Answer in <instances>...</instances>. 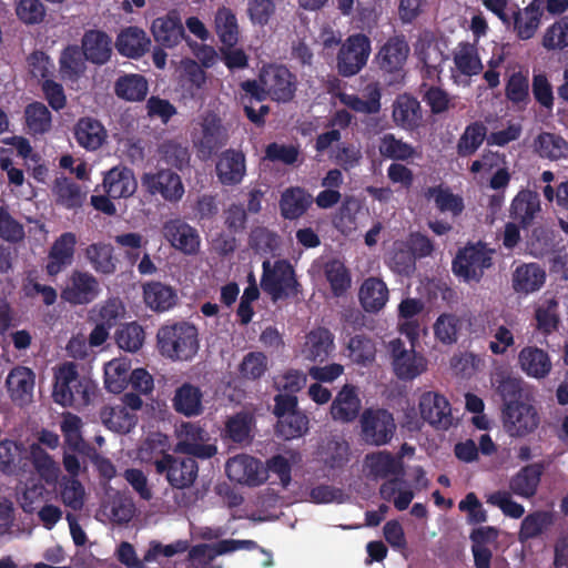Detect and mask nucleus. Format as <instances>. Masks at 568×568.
<instances>
[{
    "mask_svg": "<svg viewBox=\"0 0 568 568\" xmlns=\"http://www.w3.org/2000/svg\"><path fill=\"white\" fill-rule=\"evenodd\" d=\"M156 348L173 362L191 361L200 348L197 327L185 321L162 325L156 333Z\"/></svg>",
    "mask_w": 568,
    "mask_h": 568,
    "instance_id": "obj_1",
    "label": "nucleus"
},
{
    "mask_svg": "<svg viewBox=\"0 0 568 568\" xmlns=\"http://www.w3.org/2000/svg\"><path fill=\"white\" fill-rule=\"evenodd\" d=\"M494 250L486 243H468L459 248L452 262V270L455 276L465 283H479L485 271L493 266Z\"/></svg>",
    "mask_w": 568,
    "mask_h": 568,
    "instance_id": "obj_2",
    "label": "nucleus"
},
{
    "mask_svg": "<svg viewBox=\"0 0 568 568\" xmlns=\"http://www.w3.org/2000/svg\"><path fill=\"white\" fill-rule=\"evenodd\" d=\"M409 54V45L404 36L389 37L375 54L376 63L387 85L403 83L406 72L405 64Z\"/></svg>",
    "mask_w": 568,
    "mask_h": 568,
    "instance_id": "obj_3",
    "label": "nucleus"
},
{
    "mask_svg": "<svg viewBox=\"0 0 568 568\" xmlns=\"http://www.w3.org/2000/svg\"><path fill=\"white\" fill-rule=\"evenodd\" d=\"M261 287L268 294L273 302L297 296L301 293L295 270L286 260H278L271 266L270 261L263 262Z\"/></svg>",
    "mask_w": 568,
    "mask_h": 568,
    "instance_id": "obj_4",
    "label": "nucleus"
},
{
    "mask_svg": "<svg viewBox=\"0 0 568 568\" xmlns=\"http://www.w3.org/2000/svg\"><path fill=\"white\" fill-rule=\"evenodd\" d=\"M155 473L164 476L173 489H185L193 486L199 475V465L195 457L176 456L162 453L153 460Z\"/></svg>",
    "mask_w": 568,
    "mask_h": 568,
    "instance_id": "obj_5",
    "label": "nucleus"
},
{
    "mask_svg": "<svg viewBox=\"0 0 568 568\" xmlns=\"http://www.w3.org/2000/svg\"><path fill=\"white\" fill-rule=\"evenodd\" d=\"M372 53V41L364 33L348 36L336 54V70L343 78L358 74L367 64Z\"/></svg>",
    "mask_w": 568,
    "mask_h": 568,
    "instance_id": "obj_6",
    "label": "nucleus"
},
{
    "mask_svg": "<svg viewBox=\"0 0 568 568\" xmlns=\"http://www.w3.org/2000/svg\"><path fill=\"white\" fill-rule=\"evenodd\" d=\"M229 141L227 130L221 118L209 111L201 116L199 128L192 132V142L197 155L202 160L210 159Z\"/></svg>",
    "mask_w": 568,
    "mask_h": 568,
    "instance_id": "obj_7",
    "label": "nucleus"
},
{
    "mask_svg": "<svg viewBox=\"0 0 568 568\" xmlns=\"http://www.w3.org/2000/svg\"><path fill=\"white\" fill-rule=\"evenodd\" d=\"M77 396L85 404L90 400L89 390L79 378L77 364L65 362L54 371L52 397L57 404L67 407L74 404Z\"/></svg>",
    "mask_w": 568,
    "mask_h": 568,
    "instance_id": "obj_8",
    "label": "nucleus"
},
{
    "mask_svg": "<svg viewBox=\"0 0 568 568\" xmlns=\"http://www.w3.org/2000/svg\"><path fill=\"white\" fill-rule=\"evenodd\" d=\"M260 81L265 85L268 98L278 103H287L295 97L297 79L283 64H267L260 71Z\"/></svg>",
    "mask_w": 568,
    "mask_h": 568,
    "instance_id": "obj_9",
    "label": "nucleus"
},
{
    "mask_svg": "<svg viewBox=\"0 0 568 568\" xmlns=\"http://www.w3.org/2000/svg\"><path fill=\"white\" fill-rule=\"evenodd\" d=\"M179 440L175 453L189 455L199 459H210L217 454L215 444L210 443L209 433L197 423L185 422L178 432Z\"/></svg>",
    "mask_w": 568,
    "mask_h": 568,
    "instance_id": "obj_10",
    "label": "nucleus"
},
{
    "mask_svg": "<svg viewBox=\"0 0 568 568\" xmlns=\"http://www.w3.org/2000/svg\"><path fill=\"white\" fill-rule=\"evenodd\" d=\"M361 427L363 439L375 446L388 444L396 430L393 414L384 408L365 409L361 417Z\"/></svg>",
    "mask_w": 568,
    "mask_h": 568,
    "instance_id": "obj_11",
    "label": "nucleus"
},
{
    "mask_svg": "<svg viewBox=\"0 0 568 568\" xmlns=\"http://www.w3.org/2000/svg\"><path fill=\"white\" fill-rule=\"evenodd\" d=\"M141 184L150 195H160L170 203L179 202L184 194L181 176L170 169H161L154 173H144L141 178Z\"/></svg>",
    "mask_w": 568,
    "mask_h": 568,
    "instance_id": "obj_12",
    "label": "nucleus"
},
{
    "mask_svg": "<svg viewBox=\"0 0 568 568\" xmlns=\"http://www.w3.org/2000/svg\"><path fill=\"white\" fill-rule=\"evenodd\" d=\"M503 422L510 437H526L538 428L540 416L535 406L523 402L504 407Z\"/></svg>",
    "mask_w": 568,
    "mask_h": 568,
    "instance_id": "obj_13",
    "label": "nucleus"
},
{
    "mask_svg": "<svg viewBox=\"0 0 568 568\" xmlns=\"http://www.w3.org/2000/svg\"><path fill=\"white\" fill-rule=\"evenodd\" d=\"M101 293L98 278L89 272L74 270L61 291V298L71 305H88Z\"/></svg>",
    "mask_w": 568,
    "mask_h": 568,
    "instance_id": "obj_14",
    "label": "nucleus"
},
{
    "mask_svg": "<svg viewBox=\"0 0 568 568\" xmlns=\"http://www.w3.org/2000/svg\"><path fill=\"white\" fill-rule=\"evenodd\" d=\"M393 368L396 376L403 381H412L426 369L425 358L414 348L407 349L402 339L395 338L389 343Z\"/></svg>",
    "mask_w": 568,
    "mask_h": 568,
    "instance_id": "obj_15",
    "label": "nucleus"
},
{
    "mask_svg": "<svg viewBox=\"0 0 568 568\" xmlns=\"http://www.w3.org/2000/svg\"><path fill=\"white\" fill-rule=\"evenodd\" d=\"M225 473L232 481L250 487L260 486L266 480L262 463L245 454L230 458L225 465Z\"/></svg>",
    "mask_w": 568,
    "mask_h": 568,
    "instance_id": "obj_16",
    "label": "nucleus"
},
{
    "mask_svg": "<svg viewBox=\"0 0 568 568\" xmlns=\"http://www.w3.org/2000/svg\"><path fill=\"white\" fill-rule=\"evenodd\" d=\"M419 410L422 418L438 429L447 430L453 426L452 407L444 395L424 393L419 399Z\"/></svg>",
    "mask_w": 568,
    "mask_h": 568,
    "instance_id": "obj_17",
    "label": "nucleus"
},
{
    "mask_svg": "<svg viewBox=\"0 0 568 568\" xmlns=\"http://www.w3.org/2000/svg\"><path fill=\"white\" fill-rule=\"evenodd\" d=\"M163 235L175 250L185 255H195L200 251L201 239L196 229L181 219L166 221Z\"/></svg>",
    "mask_w": 568,
    "mask_h": 568,
    "instance_id": "obj_18",
    "label": "nucleus"
},
{
    "mask_svg": "<svg viewBox=\"0 0 568 568\" xmlns=\"http://www.w3.org/2000/svg\"><path fill=\"white\" fill-rule=\"evenodd\" d=\"M152 34L163 48H174L186 38L180 12L175 9L153 20Z\"/></svg>",
    "mask_w": 568,
    "mask_h": 568,
    "instance_id": "obj_19",
    "label": "nucleus"
},
{
    "mask_svg": "<svg viewBox=\"0 0 568 568\" xmlns=\"http://www.w3.org/2000/svg\"><path fill=\"white\" fill-rule=\"evenodd\" d=\"M80 49L87 61L95 65H103L111 60L113 41L106 32L90 29L84 32Z\"/></svg>",
    "mask_w": 568,
    "mask_h": 568,
    "instance_id": "obj_20",
    "label": "nucleus"
},
{
    "mask_svg": "<svg viewBox=\"0 0 568 568\" xmlns=\"http://www.w3.org/2000/svg\"><path fill=\"white\" fill-rule=\"evenodd\" d=\"M215 172L223 185L234 186L240 184L246 173L244 153L234 149L225 150L216 161Z\"/></svg>",
    "mask_w": 568,
    "mask_h": 568,
    "instance_id": "obj_21",
    "label": "nucleus"
},
{
    "mask_svg": "<svg viewBox=\"0 0 568 568\" xmlns=\"http://www.w3.org/2000/svg\"><path fill=\"white\" fill-rule=\"evenodd\" d=\"M151 47V39L146 32L135 26L122 29L116 36L114 48L118 52L129 59H140Z\"/></svg>",
    "mask_w": 568,
    "mask_h": 568,
    "instance_id": "obj_22",
    "label": "nucleus"
},
{
    "mask_svg": "<svg viewBox=\"0 0 568 568\" xmlns=\"http://www.w3.org/2000/svg\"><path fill=\"white\" fill-rule=\"evenodd\" d=\"M138 187L134 173L126 166H114L103 178L105 194L113 200L132 196Z\"/></svg>",
    "mask_w": 568,
    "mask_h": 568,
    "instance_id": "obj_23",
    "label": "nucleus"
},
{
    "mask_svg": "<svg viewBox=\"0 0 568 568\" xmlns=\"http://www.w3.org/2000/svg\"><path fill=\"white\" fill-rule=\"evenodd\" d=\"M545 463L537 462L521 467L509 480V489L516 496L529 499L537 494L545 471Z\"/></svg>",
    "mask_w": 568,
    "mask_h": 568,
    "instance_id": "obj_24",
    "label": "nucleus"
},
{
    "mask_svg": "<svg viewBox=\"0 0 568 568\" xmlns=\"http://www.w3.org/2000/svg\"><path fill=\"white\" fill-rule=\"evenodd\" d=\"M203 392L201 387L184 382L174 390L172 406L174 410L185 417H196L203 414Z\"/></svg>",
    "mask_w": 568,
    "mask_h": 568,
    "instance_id": "obj_25",
    "label": "nucleus"
},
{
    "mask_svg": "<svg viewBox=\"0 0 568 568\" xmlns=\"http://www.w3.org/2000/svg\"><path fill=\"white\" fill-rule=\"evenodd\" d=\"M393 120L397 126L414 131L423 121V111L419 101L410 94H400L393 104Z\"/></svg>",
    "mask_w": 568,
    "mask_h": 568,
    "instance_id": "obj_26",
    "label": "nucleus"
},
{
    "mask_svg": "<svg viewBox=\"0 0 568 568\" xmlns=\"http://www.w3.org/2000/svg\"><path fill=\"white\" fill-rule=\"evenodd\" d=\"M313 196L301 186H290L281 194L280 212L284 220L295 221L302 217L313 203Z\"/></svg>",
    "mask_w": 568,
    "mask_h": 568,
    "instance_id": "obj_27",
    "label": "nucleus"
},
{
    "mask_svg": "<svg viewBox=\"0 0 568 568\" xmlns=\"http://www.w3.org/2000/svg\"><path fill=\"white\" fill-rule=\"evenodd\" d=\"M518 365L528 376L536 379L545 378L552 368L549 354L537 346H525L518 354Z\"/></svg>",
    "mask_w": 568,
    "mask_h": 568,
    "instance_id": "obj_28",
    "label": "nucleus"
},
{
    "mask_svg": "<svg viewBox=\"0 0 568 568\" xmlns=\"http://www.w3.org/2000/svg\"><path fill=\"white\" fill-rule=\"evenodd\" d=\"M334 349V335L325 327L312 329L305 336L303 356L312 362H325Z\"/></svg>",
    "mask_w": 568,
    "mask_h": 568,
    "instance_id": "obj_29",
    "label": "nucleus"
},
{
    "mask_svg": "<svg viewBox=\"0 0 568 568\" xmlns=\"http://www.w3.org/2000/svg\"><path fill=\"white\" fill-rule=\"evenodd\" d=\"M361 410V399L356 387L345 384L337 393L331 405V416L334 420L351 423L355 420Z\"/></svg>",
    "mask_w": 568,
    "mask_h": 568,
    "instance_id": "obj_30",
    "label": "nucleus"
},
{
    "mask_svg": "<svg viewBox=\"0 0 568 568\" xmlns=\"http://www.w3.org/2000/svg\"><path fill=\"white\" fill-rule=\"evenodd\" d=\"M544 0H532L524 10L514 12V30L520 40L531 39L542 18Z\"/></svg>",
    "mask_w": 568,
    "mask_h": 568,
    "instance_id": "obj_31",
    "label": "nucleus"
},
{
    "mask_svg": "<svg viewBox=\"0 0 568 568\" xmlns=\"http://www.w3.org/2000/svg\"><path fill=\"white\" fill-rule=\"evenodd\" d=\"M540 211L539 194L531 190H521L513 199L510 217L518 221L526 229L531 225L536 213Z\"/></svg>",
    "mask_w": 568,
    "mask_h": 568,
    "instance_id": "obj_32",
    "label": "nucleus"
},
{
    "mask_svg": "<svg viewBox=\"0 0 568 568\" xmlns=\"http://www.w3.org/2000/svg\"><path fill=\"white\" fill-rule=\"evenodd\" d=\"M28 453L21 443L4 439L0 442V471L4 475H18L28 465Z\"/></svg>",
    "mask_w": 568,
    "mask_h": 568,
    "instance_id": "obj_33",
    "label": "nucleus"
},
{
    "mask_svg": "<svg viewBox=\"0 0 568 568\" xmlns=\"http://www.w3.org/2000/svg\"><path fill=\"white\" fill-rule=\"evenodd\" d=\"M358 298L362 307L368 313L379 312L388 301V288L378 277L364 280L359 287Z\"/></svg>",
    "mask_w": 568,
    "mask_h": 568,
    "instance_id": "obj_34",
    "label": "nucleus"
},
{
    "mask_svg": "<svg viewBox=\"0 0 568 568\" xmlns=\"http://www.w3.org/2000/svg\"><path fill=\"white\" fill-rule=\"evenodd\" d=\"M556 523V514L550 510H536L528 514L520 524L518 539L526 542L546 534Z\"/></svg>",
    "mask_w": 568,
    "mask_h": 568,
    "instance_id": "obj_35",
    "label": "nucleus"
},
{
    "mask_svg": "<svg viewBox=\"0 0 568 568\" xmlns=\"http://www.w3.org/2000/svg\"><path fill=\"white\" fill-rule=\"evenodd\" d=\"M74 138L80 146L94 151L105 141L106 131L99 120L85 116L77 122Z\"/></svg>",
    "mask_w": 568,
    "mask_h": 568,
    "instance_id": "obj_36",
    "label": "nucleus"
},
{
    "mask_svg": "<svg viewBox=\"0 0 568 568\" xmlns=\"http://www.w3.org/2000/svg\"><path fill=\"white\" fill-rule=\"evenodd\" d=\"M546 273L537 263L518 266L513 274V288L516 293L529 294L541 288Z\"/></svg>",
    "mask_w": 568,
    "mask_h": 568,
    "instance_id": "obj_37",
    "label": "nucleus"
},
{
    "mask_svg": "<svg viewBox=\"0 0 568 568\" xmlns=\"http://www.w3.org/2000/svg\"><path fill=\"white\" fill-rule=\"evenodd\" d=\"M424 197L433 200L440 213H449L453 217L459 216L465 210L464 199L443 184L427 187Z\"/></svg>",
    "mask_w": 568,
    "mask_h": 568,
    "instance_id": "obj_38",
    "label": "nucleus"
},
{
    "mask_svg": "<svg viewBox=\"0 0 568 568\" xmlns=\"http://www.w3.org/2000/svg\"><path fill=\"white\" fill-rule=\"evenodd\" d=\"M145 304L155 312H165L178 302L176 292L169 285L152 281L143 285Z\"/></svg>",
    "mask_w": 568,
    "mask_h": 568,
    "instance_id": "obj_39",
    "label": "nucleus"
},
{
    "mask_svg": "<svg viewBox=\"0 0 568 568\" xmlns=\"http://www.w3.org/2000/svg\"><path fill=\"white\" fill-rule=\"evenodd\" d=\"M85 257L98 274L109 276L116 271L118 258L114 256L111 244L102 242L90 244L85 248Z\"/></svg>",
    "mask_w": 568,
    "mask_h": 568,
    "instance_id": "obj_40",
    "label": "nucleus"
},
{
    "mask_svg": "<svg viewBox=\"0 0 568 568\" xmlns=\"http://www.w3.org/2000/svg\"><path fill=\"white\" fill-rule=\"evenodd\" d=\"M149 92V84L142 74L120 75L114 82V93L119 99L130 102L143 101Z\"/></svg>",
    "mask_w": 568,
    "mask_h": 568,
    "instance_id": "obj_41",
    "label": "nucleus"
},
{
    "mask_svg": "<svg viewBox=\"0 0 568 568\" xmlns=\"http://www.w3.org/2000/svg\"><path fill=\"white\" fill-rule=\"evenodd\" d=\"M103 424L111 430L128 434L138 423L136 414L126 409L125 406H105L101 410Z\"/></svg>",
    "mask_w": 568,
    "mask_h": 568,
    "instance_id": "obj_42",
    "label": "nucleus"
},
{
    "mask_svg": "<svg viewBox=\"0 0 568 568\" xmlns=\"http://www.w3.org/2000/svg\"><path fill=\"white\" fill-rule=\"evenodd\" d=\"M85 61L80 47L75 44L67 45L59 59L61 77L65 80L78 81L85 72Z\"/></svg>",
    "mask_w": 568,
    "mask_h": 568,
    "instance_id": "obj_43",
    "label": "nucleus"
},
{
    "mask_svg": "<svg viewBox=\"0 0 568 568\" xmlns=\"http://www.w3.org/2000/svg\"><path fill=\"white\" fill-rule=\"evenodd\" d=\"M215 32L223 47H235L239 42V24L235 13L226 7L217 9L214 18Z\"/></svg>",
    "mask_w": 568,
    "mask_h": 568,
    "instance_id": "obj_44",
    "label": "nucleus"
},
{
    "mask_svg": "<svg viewBox=\"0 0 568 568\" xmlns=\"http://www.w3.org/2000/svg\"><path fill=\"white\" fill-rule=\"evenodd\" d=\"M30 457L40 479L50 486L55 485L60 475L59 464L38 444L31 445Z\"/></svg>",
    "mask_w": 568,
    "mask_h": 568,
    "instance_id": "obj_45",
    "label": "nucleus"
},
{
    "mask_svg": "<svg viewBox=\"0 0 568 568\" xmlns=\"http://www.w3.org/2000/svg\"><path fill=\"white\" fill-rule=\"evenodd\" d=\"M487 135V126L475 121L468 124L457 141L456 152L460 158H468L476 153L481 146Z\"/></svg>",
    "mask_w": 568,
    "mask_h": 568,
    "instance_id": "obj_46",
    "label": "nucleus"
},
{
    "mask_svg": "<svg viewBox=\"0 0 568 568\" xmlns=\"http://www.w3.org/2000/svg\"><path fill=\"white\" fill-rule=\"evenodd\" d=\"M34 372L26 366H17L7 376V388L12 398H24L31 395L34 388Z\"/></svg>",
    "mask_w": 568,
    "mask_h": 568,
    "instance_id": "obj_47",
    "label": "nucleus"
},
{
    "mask_svg": "<svg viewBox=\"0 0 568 568\" xmlns=\"http://www.w3.org/2000/svg\"><path fill=\"white\" fill-rule=\"evenodd\" d=\"M505 95L514 104L526 108L530 102L528 71H517L509 75Z\"/></svg>",
    "mask_w": 568,
    "mask_h": 568,
    "instance_id": "obj_48",
    "label": "nucleus"
},
{
    "mask_svg": "<svg viewBox=\"0 0 568 568\" xmlns=\"http://www.w3.org/2000/svg\"><path fill=\"white\" fill-rule=\"evenodd\" d=\"M372 473L378 478L389 476H404V463L402 457H395L390 453L381 452L367 457Z\"/></svg>",
    "mask_w": 568,
    "mask_h": 568,
    "instance_id": "obj_49",
    "label": "nucleus"
},
{
    "mask_svg": "<svg viewBox=\"0 0 568 568\" xmlns=\"http://www.w3.org/2000/svg\"><path fill=\"white\" fill-rule=\"evenodd\" d=\"M52 191L57 196V202L67 209H77L82 205L81 187L69 178H57Z\"/></svg>",
    "mask_w": 568,
    "mask_h": 568,
    "instance_id": "obj_50",
    "label": "nucleus"
},
{
    "mask_svg": "<svg viewBox=\"0 0 568 568\" xmlns=\"http://www.w3.org/2000/svg\"><path fill=\"white\" fill-rule=\"evenodd\" d=\"M535 146L541 158L557 160L568 156L567 141L555 133H540L535 141Z\"/></svg>",
    "mask_w": 568,
    "mask_h": 568,
    "instance_id": "obj_51",
    "label": "nucleus"
},
{
    "mask_svg": "<svg viewBox=\"0 0 568 568\" xmlns=\"http://www.w3.org/2000/svg\"><path fill=\"white\" fill-rule=\"evenodd\" d=\"M24 115L27 126L32 134H43L51 129L52 115L42 102L34 101L28 104Z\"/></svg>",
    "mask_w": 568,
    "mask_h": 568,
    "instance_id": "obj_52",
    "label": "nucleus"
},
{
    "mask_svg": "<svg viewBox=\"0 0 568 568\" xmlns=\"http://www.w3.org/2000/svg\"><path fill=\"white\" fill-rule=\"evenodd\" d=\"M378 151L382 156L396 161H406L415 155L414 146L396 139L393 133H386L379 139Z\"/></svg>",
    "mask_w": 568,
    "mask_h": 568,
    "instance_id": "obj_53",
    "label": "nucleus"
},
{
    "mask_svg": "<svg viewBox=\"0 0 568 568\" xmlns=\"http://www.w3.org/2000/svg\"><path fill=\"white\" fill-rule=\"evenodd\" d=\"M367 99L358 95H346L344 103L355 112L375 114L381 110V90L377 84H368L365 89Z\"/></svg>",
    "mask_w": 568,
    "mask_h": 568,
    "instance_id": "obj_54",
    "label": "nucleus"
},
{
    "mask_svg": "<svg viewBox=\"0 0 568 568\" xmlns=\"http://www.w3.org/2000/svg\"><path fill=\"white\" fill-rule=\"evenodd\" d=\"M160 154L162 160L179 171L190 166L191 153L189 148L178 141L169 140L161 144Z\"/></svg>",
    "mask_w": 568,
    "mask_h": 568,
    "instance_id": "obj_55",
    "label": "nucleus"
},
{
    "mask_svg": "<svg viewBox=\"0 0 568 568\" xmlns=\"http://www.w3.org/2000/svg\"><path fill=\"white\" fill-rule=\"evenodd\" d=\"M541 44L548 51L568 48V16L559 18L546 29Z\"/></svg>",
    "mask_w": 568,
    "mask_h": 568,
    "instance_id": "obj_56",
    "label": "nucleus"
},
{
    "mask_svg": "<svg viewBox=\"0 0 568 568\" xmlns=\"http://www.w3.org/2000/svg\"><path fill=\"white\" fill-rule=\"evenodd\" d=\"M95 322L105 325L106 327H114L125 315V306L119 297H110L100 305H97Z\"/></svg>",
    "mask_w": 568,
    "mask_h": 568,
    "instance_id": "obj_57",
    "label": "nucleus"
},
{
    "mask_svg": "<svg viewBox=\"0 0 568 568\" xmlns=\"http://www.w3.org/2000/svg\"><path fill=\"white\" fill-rule=\"evenodd\" d=\"M347 348L349 351V357L356 364L366 366L375 361V343L365 335L361 334L351 337Z\"/></svg>",
    "mask_w": 568,
    "mask_h": 568,
    "instance_id": "obj_58",
    "label": "nucleus"
},
{
    "mask_svg": "<svg viewBox=\"0 0 568 568\" xmlns=\"http://www.w3.org/2000/svg\"><path fill=\"white\" fill-rule=\"evenodd\" d=\"M390 270L399 275L409 276L416 270V257L404 243L396 244L388 258Z\"/></svg>",
    "mask_w": 568,
    "mask_h": 568,
    "instance_id": "obj_59",
    "label": "nucleus"
},
{
    "mask_svg": "<svg viewBox=\"0 0 568 568\" xmlns=\"http://www.w3.org/2000/svg\"><path fill=\"white\" fill-rule=\"evenodd\" d=\"M325 277L335 296L343 295L351 286V275L345 265L333 260L325 265Z\"/></svg>",
    "mask_w": 568,
    "mask_h": 568,
    "instance_id": "obj_60",
    "label": "nucleus"
},
{
    "mask_svg": "<svg viewBox=\"0 0 568 568\" xmlns=\"http://www.w3.org/2000/svg\"><path fill=\"white\" fill-rule=\"evenodd\" d=\"M115 342L121 349L134 353L143 345L144 331L135 322L125 324L116 331Z\"/></svg>",
    "mask_w": 568,
    "mask_h": 568,
    "instance_id": "obj_61",
    "label": "nucleus"
},
{
    "mask_svg": "<svg viewBox=\"0 0 568 568\" xmlns=\"http://www.w3.org/2000/svg\"><path fill=\"white\" fill-rule=\"evenodd\" d=\"M130 372L125 364L110 362L104 371L105 388L114 394L122 393L129 384Z\"/></svg>",
    "mask_w": 568,
    "mask_h": 568,
    "instance_id": "obj_62",
    "label": "nucleus"
},
{
    "mask_svg": "<svg viewBox=\"0 0 568 568\" xmlns=\"http://www.w3.org/2000/svg\"><path fill=\"white\" fill-rule=\"evenodd\" d=\"M300 149L293 144L270 143L265 149V159L271 162H278L285 165H297L303 162L300 159Z\"/></svg>",
    "mask_w": 568,
    "mask_h": 568,
    "instance_id": "obj_63",
    "label": "nucleus"
},
{
    "mask_svg": "<svg viewBox=\"0 0 568 568\" xmlns=\"http://www.w3.org/2000/svg\"><path fill=\"white\" fill-rule=\"evenodd\" d=\"M206 82L205 71L195 62L191 61L184 68L182 88L190 98H196L203 91Z\"/></svg>",
    "mask_w": 568,
    "mask_h": 568,
    "instance_id": "obj_64",
    "label": "nucleus"
}]
</instances>
